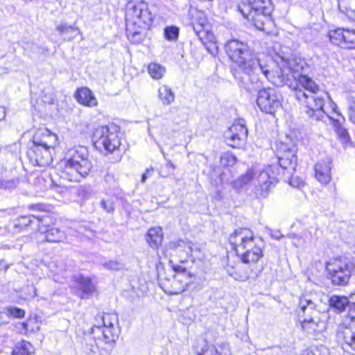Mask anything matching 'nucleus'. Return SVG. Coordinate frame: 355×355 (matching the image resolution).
<instances>
[{"label": "nucleus", "instance_id": "obj_16", "mask_svg": "<svg viewBox=\"0 0 355 355\" xmlns=\"http://www.w3.org/2000/svg\"><path fill=\"white\" fill-rule=\"evenodd\" d=\"M278 170L277 166H269L259 173L258 187L262 192V196L267 195L270 189L278 182Z\"/></svg>", "mask_w": 355, "mask_h": 355}, {"label": "nucleus", "instance_id": "obj_47", "mask_svg": "<svg viewBox=\"0 0 355 355\" xmlns=\"http://www.w3.org/2000/svg\"><path fill=\"white\" fill-rule=\"evenodd\" d=\"M121 205H122L123 209L126 213L128 217H130V214L132 210L131 204L125 199L121 198Z\"/></svg>", "mask_w": 355, "mask_h": 355}, {"label": "nucleus", "instance_id": "obj_19", "mask_svg": "<svg viewBox=\"0 0 355 355\" xmlns=\"http://www.w3.org/2000/svg\"><path fill=\"white\" fill-rule=\"evenodd\" d=\"M49 220H46L43 224L40 223L38 227V231L44 234L46 241L50 243H59L63 241L66 239L65 233L56 227H51L47 225Z\"/></svg>", "mask_w": 355, "mask_h": 355}, {"label": "nucleus", "instance_id": "obj_23", "mask_svg": "<svg viewBox=\"0 0 355 355\" xmlns=\"http://www.w3.org/2000/svg\"><path fill=\"white\" fill-rule=\"evenodd\" d=\"M77 101L87 107H95L98 105V101L93 92L87 87L78 89L75 93Z\"/></svg>", "mask_w": 355, "mask_h": 355}, {"label": "nucleus", "instance_id": "obj_29", "mask_svg": "<svg viewBox=\"0 0 355 355\" xmlns=\"http://www.w3.org/2000/svg\"><path fill=\"white\" fill-rule=\"evenodd\" d=\"M191 24L195 34L204 45H205V40L211 41L214 37L213 33L208 30L209 25H200L194 23H191Z\"/></svg>", "mask_w": 355, "mask_h": 355}, {"label": "nucleus", "instance_id": "obj_5", "mask_svg": "<svg viewBox=\"0 0 355 355\" xmlns=\"http://www.w3.org/2000/svg\"><path fill=\"white\" fill-rule=\"evenodd\" d=\"M92 167L87 148L75 146L68 151L60 175L71 182H80L89 175Z\"/></svg>", "mask_w": 355, "mask_h": 355}, {"label": "nucleus", "instance_id": "obj_2", "mask_svg": "<svg viewBox=\"0 0 355 355\" xmlns=\"http://www.w3.org/2000/svg\"><path fill=\"white\" fill-rule=\"evenodd\" d=\"M225 51L229 58L238 64V68L232 71L239 85L248 92L259 88L254 85L259 82V75L263 74L270 81L268 67L263 65L248 44L238 39H231L225 44Z\"/></svg>", "mask_w": 355, "mask_h": 355}, {"label": "nucleus", "instance_id": "obj_43", "mask_svg": "<svg viewBox=\"0 0 355 355\" xmlns=\"http://www.w3.org/2000/svg\"><path fill=\"white\" fill-rule=\"evenodd\" d=\"M8 315L15 318H22L24 317L25 311L22 309L15 306H8L6 308Z\"/></svg>", "mask_w": 355, "mask_h": 355}, {"label": "nucleus", "instance_id": "obj_25", "mask_svg": "<svg viewBox=\"0 0 355 355\" xmlns=\"http://www.w3.org/2000/svg\"><path fill=\"white\" fill-rule=\"evenodd\" d=\"M343 348L352 350L355 353V323L353 322L343 331Z\"/></svg>", "mask_w": 355, "mask_h": 355}, {"label": "nucleus", "instance_id": "obj_34", "mask_svg": "<svg viewBox=\"0 0 355 355\" xmlns=\"http://www.w3.org/2000/svg\"><path fill=\"white\" fill-rule=\"evenodd\" d=\"M101 266L110 271H119L125 268V263L116 259H110L101 263Z\"/></svg>", "mask_w": 355, "mask_h": 355}, {"label": "nucleus", "instance_id": "obj_42", "mask_svg": "<svg viewBox=\"0 0 355 355\" xmlns=\"http://www.w3.org/2000/svg\"><path fill=\"white\" fill-rule=\"evenodd\" d=\"M19 183L17 178L3 180L0 178V189H10L15 188Z\"/></svg>", "mask_w": 355, "mask_h": 355}, {"label": "nucleus", "instance_id": "obj_33", "mask_svg": "<svg viewBox=\"0 0 355 355\" xmlns=\"http://www.w3.org/2000/svg\"><path fill=\"white\" fill-rule=\"evenodd\" d=\"M172 268L177 273L178 276H182L188 280L185 282V285L187 288L189 289L190 286L193 284V275L189 272L185 267L178 264L172 265Z\"/></svg>", "mask_w": 355, "mask_h": 355}, {"label": "nucleus", "instance_id": "obj_1", "mask_svg": "<svg viewBox=\"0 0 355 355\" xmlns=\"http://www.w3.org/2000/svg\"><path fill=\"white\" fill-rule=\"evenodd\" d=\"M279 68L277 80L275 84L281 87L287 85L293 92L295 98L306 106L305 114L311 122L322 121L327 116L333 121L336 134L342 143L347 145L350 141V137L347 130L342 125L345 118L337 112V106L333 103V112L335 116H330L323 109L325 98H328V94H317L319 86L313 79L306 75L300 73L303 67L296 64L295 61L290 60L288 57L277 55L275 60Z\"/></svg>", "mask_w": 355, "mask_h": 355}, {"label": "nucleus", "instance_id": "obj_40", "mask_svg": "<svg viewBox=\"0 0 355 355\" xmlns=\"http://www.w3.org/2000/svg\"><path fill=\"white\" fill-rule=\"evenodd\" d=\"M164 35L167 40H176L179 35V28L176 26H167L164 29Z\"/></svg>", "mask_w": 355, "mask_h": 355}, {"label": "nucleus", "instance_id": "obj_55", "mask_svg": "<svg viewBox=\"0 0 355 355\" xmlns=\"http://www.w3.org/2000/svg\"><path fill=\"white\" fill-rule=\"evenodd\" d=\"M279 232H277V234H272V237L276 239H279L282 236H279Z\"/></svg>", "mask_w": 355, "mask_h": 355}, {"label": "nucleus", "instance_id": "obj_54", "mask_svg": "<svg viewBox=\"0 0 355 355\" xmlns=\"http://www.w3.org/2000/svg\"><path fill=\"white\" fill-rule=\"evenodd\" d=\"M166 166H167V167H171L173 169H174V168H175V166H174V164L172 163V162H171V161H168V162H167V164H166Z\"/></svg>", "mask_w": 355, "mask_h": 355}, {"label": "nucleus", "instance_id": "obj_32", "mask_svg": "<svg viewBox=\"0 0 355 355\" xmlns=\"http://www.w3.org/2000/svg\"><path fill=\"white\" fill-rule=\"evenodd\" d=\"M56 31L59 32L60 35L67 36V40L70 41L73 40L76 36V33L79 32V29L75 26L68 25L67 23H62L56 26Z\"/></svg>", "mask_w": 355, "mask_h": 355}, {"label": "nucleus", "instance_id": "obj_15", "mask_svg": "<svg viewBox=\"0 0 355 355\" xmlns=\"http://www.w3.org/2000/svg\"><path fill=\"white\" fill-rule=\"evenodd\" d=\"M329 37L332 44L342 49H355V31L338 28L331 30Z\"/></svg>", "mask_w": 355, "mask_h": 355}, {"label": "nucleus", "instance_id": "obj_50", "mask_svg": "<svg viewBox=\"0 0 355 355\" xmlns=\"http://www.w3.org/2000/svg\"><path fill=\"white\" fill-rule=\"evenodd\" d=\"M153 168H151V169H149V168L146 169V172L144 173H143L142 175H141V182L144 183V182H146V179L148 178L147 174L148 173H150V172H153Z\"/></svg>", "mask_w": 355, "mask_h": 355}, {"label": "nucleus", "instance_id": "obj_22", "mask_svg": "<svg viewBox=\"0 0 355 355\" xmlns=\"http://www.w3.org/2000/svg\"><path fill=\"white\" fill-rule=\"evenodd\" d=\"M266 2L272 3L270 0H243L237 6L238 11L243 15L254 10H259L266 6Z\"/></svg>", "mask_w": 355, "mask_h": 355}, {"label": "nucleus", "instance_id": "obj_31", "mask_svg": "<svg viewBox=\"0 0 355 355\" xmlns=\"http://www.w3.org/2000/svg\"><path fill=\"white\" fill-rule=\"evenodd\" d=\"M338 8L341 12L355 18V0H338Z\"/></svg>", "mask_w": 355, "mask_h": 355}, {"label": "nucleus", "instance_id": "obj_18", "mask_svg": "<svg viewBox=\"0 0 355 355\" xmlns=\"http://www.w3.org/2000/svg\"><path fill=\"white\" fill-rule=\"evenodd\" d=\"M74 282L76 284V294L81 299L91 297L96 291V287L89 277L79 274L74 276Z\"/></svg>", "mask_w": 355, "mask_h": 355}, {"label": "nucleus", "instance_id": "obj_37", "mask_svg": "<svg viewBox=\"0 0 355 355\" xmlns=\"http://www.w3.org/2000/svg\"><path fill=\"white\" fill-rule=\"evenodd\" d=\"M236 162V157L230 152H226L220 157V164L223 166H232Z\"/></svg>", "mask_w": 355, "mask_h": 355}, {"label": "nucleus", "instance_id": "obj_17", "mask_svg": "<svg viewBox=\"0 0 355 355\" xmlns=\"http://www.w3.org/2000/svg\"><path fill=\"white\" fill-rule=\"evenodd\" d=\"M50 220L49 216H21L14 220V228L16 232L38 229L40 223Z\"/></svg>", "mask_w": 355, "mask_h": 355}, {"label": "nucleus", "instance_id": "obj_20", "mask_svg": "<svg viewBox=\"0 0 355 355\" xmlns=\"http://www.w3.org/2000/svg\"><path fill=\"white\" fill-rule=\"evenodd\" d=\"M331 160L329 157L318 162L315 166V178L323 184H328L331 178Z\"/></svg>", "mask_w": 355, "mask_h": 355}, {"label": "nucleus", "instance_id": "obj_57", "mask_svg": "<svg viewBox=\"0 0 355 355\" xmlns=\"http://www.w3.org/2000/svg\"><path fill=\"white\" fill-rule=\"evenodd\" d=\"M21 326L23 327V329H24L25 331H27L28 329H27V327H28V323L27 322H22L21 323Z\"/></svg>", "mask_w": 355, "mask_h": 355}, {"label": "nucleus", "instance_id": "obj_48", "mask_svg": "<svg viewBox=\"0 0 355 355\" xmlns=\"http://www.w3.org/2000/svg\"><path fill=\"white\" fill-rule=\"evenodd\" d=\"M347 309L348 311V316L352 320H354L355 319V302L349 300Z\"/></svg>", "mask_w": 355, "mask_h": 355}, {"label": "nucleus", "instance_id": "obj_10", "mask_svg": "<svg viewBox=\"0 0 355 355\" xmlns=\"http://www.w3.org/2000/svg\"><path fill=\"white\" fill-rule=\"evenodd\" d=\"M279 152L281 155L278 156L279 165L285 171H287L288 175H293V172L297 164V146L293 142L286 144L282 142L279 147ZM290 184L295 187H300L304 184L301 178L292 176Z\"/></svg>", "mask_w": 355, "mask_h": 355}, {"label": "nucleus", "instance_id": "obj_36", "mask_svg": "<svg viewBox=\"0 0 355 355\" xmlns=\"http://www.w3.org/2000/svg\"><path fill=\"white\" fill-rule=\"evenodd\" d=\"M32 346L30 343L22 341L15 346L12 350V355H31Z\"/></svg>", "mask_w": 355, "mask_h": 355}, {"label": "nucleus", "instance_id": "obj_28", "mask_svg": "<svg viewBox=\"0 0 355 355\" xmlns=\"http://www.w3.org/2000/svg\"><path fill=\"white\" fill-rule=\"evenodd\" d=\"M349 299L345 296L334 295L329 300V306L336 313L347 310Z\"/></svg>", "mask_w": 355, "mask_h": 355}, {"label": "nucleus", "instance_id": "obj_14", "mask_svg": "<svg viewBox=\"0 0 355 355\" xmlns=\"http://www.w3.org/2000/svg\"><path fill=\"white\" fill-rule=\"evenodd\" d=\"M273 10L272 3L266 2V6L259 10L250 12L243 15V17L253 23V25L260 31L268 29L272 24L271 13Z\"/></svg>", "mask_w": 355, "mask_h": 355}, {"label": "nucleus", "instance_id": "obj_26", "mask_svg": "<svg viewBox=\"0 0 355 355\" xmlns=\"http://www.w3.org/2000/svg\"><path fill=\"white\" fill-rule=\"evenodd\" d=\"M198 355H230V349L229 345L225 343L216 345H207L201 349Z\"/></svg>", "mask_w": 355, "mask_h": 355}, {"label": "nucleus", "instance_id": "obj_38", "mask_svg": "<svg viewBox=\"0 0 355 355\" xmlns=\"http://www.w3.org/2000/svg\"><path fill=\"white\" fill-rule=\"evenodd\" d=\"M301 355H329L328 349L324 346H313L306 349Z\"/></svg>", "mask_w": 355, "mask_h": 355}, {"label": "nucleus", "instance_id": "obj_6", "mask_svg": "<svg viewBox=\"0 0 355 355\" xmlns=\"http://www.w3.org/2000/svg\"><path fill=\"white\" fill-rule=\"evenodd\" d=\"M232 248L236 250L238 247L245 250L241 254L242 263L255 266L254 264L263 256V241L261 238L258 241L254 236L253 232L247 228H239L231 234L228 239Z\"/></svg>", "mask_w": 355, "mask_h": 355}, {"label": "nucleus", "instance_id": "obj_51", "mask_svg": "<svg viewBox=\"0 0 355 355\" xmlns=\"http://www.w3.org/2000/svg\"><path fill=\"white\" fill-rule=\"evenodd\" d=\"M206 49L208 51L210 52L211 55H214V53L216 52V47L214 44H211V47L206 46Z\"/></svg>", "mask_w": 355, "mask_h": 355}, {"label": "nucleus", "instance_id": "obj_52", "mask_svg": "<svg viewBox=\"0 0 355 355\" xmlns=\"http://www.w3.org/2000/svg\"><path fill=\"white\" fill-rule=\"evenodd\" d=\"M6 117L5 107L0 106V121L4 119Z\"/></svg>", "mask_w": 355, "mask_h": 355}, {"label": "nucleus", "instance_id": "obj_49", "mask_svg": "<svg viewBox=\"0 0 355 355\" xmlns=\"http://www.w3.org/2000/svg\"><path fill=\"white\" fill-rule=\"evenodd\" d=\"M28 208H29V209H31V210H37V211H44L46 210V205L43 203L32 204V205H29Z\"/></svg>", "mask_w": 355, "mask_h": 355}, {"label": "nucleus", "instance_id": "obj_56", "mask_svg": "<svg viewBox=\"0 0 355 355\" xmlns=\"http://www.w3.org/2000/svg\"><path fill=\"white\" fill-rule=\"evenodd\" d=\"M200 251L199 248L193 243V254Z\"/></svg>", "mask_w": 355, "mask_h": 355}, {"label": "nucleus", "instance_id": "obj_44", "mask_svg": "<svg viewBox=\"0 0 355 355\" xmlns=\"http://www.w3.org/2000/svg\"><path fill=\"white\" fill-rule=\"evenodd\" d=\"M100 206L107 213H112L114 210V202L111 199L101 200L100 202Z\"/></svg>", "mask_w": 355, "mask_h": 355}, {"label": "nucleus", "instance_id": "obj_53", "mask_svg": "<svg viewBox=\"0 0 355 355\" xmlns=\"http://www.w3.org/2000/svg\"><path fill=\"white\" fill-rule=\"evenodd\" d=\"M103 318H107V320H106V324H107V325H109V322H112V321H111V320H112V319H111V315H110L107 314V315H104V316H103V317L101 318V320H103Z\"/></svg>", "mask_w": 355, "mask_h": 355}, {"label": "nucleus", "instance_id": "obj_12", "mask_svg": "<svg viewBox=\"0 0 355 355\" xmlns=\"http://www.w3.org/2000/svg\"><path fill=\"white\" fill-rule=\"evenodd\" d=\"M283 97L275 88L267 87L258 90L257 105L264 113L275 114L281 108Z\"/></svg>", "mask_w": 355, "mask_h": 355}, {"label": "nucleus", "instance_id": "obj_3", "mask_svg": "<svg viewBox=\"0 0 355 355\" xmlns=\"http://www.w3.org/2000/svg\"><path fill=\"white\" fill-rule=\"evenodd\" d=\"M153 21V15L148 4L142 1H130L127 3L125 12L126 35L132 44L141 43L146 30Z\"/></svg>", "mask_w": 355, "mask_h": 355}, {"label": "nucleus", "instance_id": "obj_11", "mask_svg": "<svg viewBox=\"0 0 355 355\" xmlns=\"http://www.w3.org/2000/svg\"><path fill=\"white\" fill-rule=\"evenodd\" d=\"M107 318H103V326L94 325L91 328V333L94 334V339L98 347L104 348L110 353L114 348L116 341L119 338L116 329L112 322L106 324Z\"/></svg>", "mask_w": 355, "mask_h": 355}, {"label": "nucleus", "instance_id": "obj_58", "mask_svg": "<svg viewBox=\"0 0 355 355\" xmlns=\"http://www.w3.org/2000/svg\"><path fill=\"white\" fill-rule=\"evenodd\" d=\"M113 177L112 176H110V175H107L105 178V180L106 182H108L111 178H112Z\"/></svg>", "mask_w": 355, "mask_h": 355}, {"label": "nucleus", "instance_id": "obj_24", "mask_svg": "<svg viewBox=\"0 0 355 355\" xmlns=\"http://www.w3.org/2000/svg\"><path fill=\"white\" fill-rule=\"evenodd\" d=\"M146 240L153 249H158L163 240L162 229L159 227H152L148 230Z\"/></svg>", "mask_w": 355, "mask_h": 355}, {"label": "nucleus", "instance_id": "obj_30", "mask_svg": "<svg viewBox=\"0 0 355 355\" xmlns=\"http://www.w3.org/2000/svg\"><path fill=\"white\" fill-rule=\"evenodd\" d=\"M158 96L162 104L168 105L175 100V94L171 88L166 85L161 86L158 89Z\"/></svg>", "mask_w": 355, "mask_h": 355}, {"label": "nucleus", "instance_id": "obj_4", "mask_svg": "<svg viewBox=\"0 0 355 355\" xmlns=\"http://www.w3.org/2000/svg\"><path fill=\"white\" fill-rule=\"evenodd\" d=\"M58 144L55 134L47 128H40L35 132L31 141L28 144L27 157L33 165L49 166L53 162L51 150Z\"/></svg>", "mask_w": 355, "mask_h": 355}, {"label": "nucleus", "instance_id": "obj_21", "mask_svg": "<svg viewBox=\"0 0 355 355\" xmlns=\"http://www.w3.org/2000/svg\"><path fill=\"white\" fill-rule=\"evenodd\" d=\"M262 269L254 265H243L238 263V273L242 279H239L240 282L247 280H256L261 272Z\"/></svg>", "mask_w": 355, "mask_h": 355}, {"label": "nucleus", "instance_id": "obj_39", "mask_svg": "<svg viewBox=\"0 0 355 355\" xmlns=\"http://www.w3.org/2000/svg\"><path fill=\"white\" fill-rule=\"evenodd\" d=\"M254 178V173L248 170L244 175H241L234 183L235 187H242L248 184Z\"/></svg>", "mask_w": 355, "mask_h": 355}, {"label": "nucleus", "instance_id": "obj_13", "mask_svg": "<svg viewBox=\"0 0 355 355\" xmlns=\"http://www.w3.org/2000/svg\"><path fill=\"white\" fill-rule=\"evenodd\" d=\"M225 140L227 145L232 148H241L244 146L248 137V129L245 121L239 119L234 122L225 132Z\"/></svg>", "mask_w": 355, "mask_h": 355}, {"label": "nucleus", "instance_id": "obj_9", "mask_svg": "<svg viewBox=\"0 0 355 355\" xmlns=\"http://www.w3.org/2000/svg\"><path fill=\"white\" fill-rule=\"evenodd\" d=\"M354 269L355 263L347 257L332 258L326 263L327 278L334 286L347 285Z\"/></svg>", "mask_w": 355, "mask_h": 355}, {"label": "nucleus", "instance_id": "obj_41", "mask_svg": "<svg viewBox=\"0 0 355 355\" xmlns=\"http://www.w3.org/2000/svg\"><path fill=\"white\" fill-rule=\"evenodd\" d=\"M192 20L191 23H194L200 25H209L207 19L204 12L196 10L191 13Z\"/></svg>", "mask_w": 355, "mask_h": 355}, {"label": "nucleus", "instance_id": "obj_35", "mask_svg": "<svg viewBox=\"0 0 355 355\" xmlns=\"http://www.w3.org/2000/svg\"><path fill=\"white\" fill-rule=\"evenodd\" d=\"M148 71L153 78L159 79L162 77L165 69L159 64L150 63L148 67Z\"/></svg>", "mask_w": 355, "mask_h": 355}, {"label": "nucleus", "instance_id": "obj_46", "mask_svg": "<svg viewBox=\"0 0 355 355\" xmlns=\"http://www.w3.org/2000/svg\"><path fill=\"white\" fill-rule=\"evenodd\" d=\"M348 115L349 120L355 125V93L352 96V101L348 109Z\"/></svg>", "mask_w": 355, "mask_h": 355}, {"label": "nucleus", "instance_id": "obj_45", "mask_svg": "<svg viewBox=\"0 0 355 355\" xmlns=\"http://www.w3.org/2000/svg\"><path fill=\"white\" fill-rule=\"evenodd\" d=\"M225 270L227 273L232 278H234L235 280L239 281V279H241V277L239 276L238 273V263L236 264L234 266L227 265V266L225 267Z\"/></svg>", "mask_w": 355, "mask_h": 355}, {"label": "nucleus", "instance_id": "obj_7", "mask_svg": "<svg viewBox=\"0 0 355 355\" xmlns=\"http://www.w3.org/2000/svg\"><path fill=\"white\" fill-rule=\"evenodd\" d=\"M92 141L95 148L105 154L116 153L121 158V139L114 125L98 126L93 132Z\"/></svg>", "mask_w": 355, "mask_h": 355}, {"label": "nucleus", "instance_id": "obj_8", "mask_svg": "<svg viewBox=\"0 0 355 355\" xmlns=\"http://www.w3.org/2000/svg\"><path fill=\"white\" fill-rule=\"evenodd\" d=\"M297 313L302 319V329L309 334L321 332L326 328L325 322L321 320V313L316 309V304L306 296L300 298Z\"/></svg>", "mask_w": 355, "mask_h": 355}, {"label": "nucleus", "instance_id": "obj_27", "mask_svg": "<svg viewBox=\"0 0 355 355\" xmlns=\"http://www.w3.org/2000/svg\"><path fill=\"white\" fill-rule=\"evenodd\" d=\"M175 250L180 257L187 260L193 256V243L187 240H179L175 245Z\"/></svg>", "mask_w": 355, "mask_h": 355}]
</instances>
